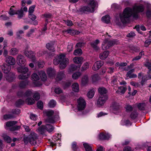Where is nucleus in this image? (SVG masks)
<instances>
[{
  "instance_id": "680f3d73",
  "label": "nucleus",
  "mask_w": 151,
  "mask_h": 151,
  "mask_svg": "<svg viewBox=\"0 0 151 151\" xmlns=\"http://www.w3.org/2000/svg\"><path fill=\"white\" fill-rule=\"evenodd\" d=\"M33 97L35 100H38L40 98V95L37 92H35L34 94Z\"/></svg>"
},
{
  "instance_id": "6e6d98bb",
  "label": "nucleus",
  "mask_w": 151,
  "mask_h": 151,
  "mask_svg": "<svg viewBox=\"0 0 151 151\" xmlns=\"http://www.w3.org/2000/svg\"><path fill=\"white\" fill-rule=\"evenodd\" d=\"M35 7V5H32L29 7V9L28 12L29 14H32L34 12Z\"/></svg>"
},
{
  "instance_id": "49530a36",
  "label": "nucleus",
  "mask_w": 151,
  "mask_h": 151,
  "mask_svg": "<svg viewBox=\"0 0 151 151\" xmlns=\"http://www.w3.org/2000/svg\"><path fill=\"white\" fill-rule=\"evenodd\" d=\"M81 75V73L80 72H77L73 73L72 75V78L74 79H76L79 78Z\"/></svg>"
},
{
  "instance_id": "c9c22d12",
  "label": "nucleus",
  "mask_w": 151,
  "mask_h": 151,
  "mask_svg": "<svg viewBox=\"0 0 151 151\" xmlns=\"http://www.w3.org/2000/svg\"><path fill=\"white\" fill-rule=\"evenodd\" d=\"M45 126L46 131L49 132H51L54 129L53 127L50 124H46Z\"/></svg>"
},
{
  "instance_id": "aec40b11",
  "label": "nucleus",
  "mask_w": 151,
  "mask_h": 151,
  "mask_svg": "<svg viewBox=\"0 0 151 151\" xmlns=\"http://www.w3.org/2000/svg\"><path fill=\"white\" fill-rule=\"evenodd\" d=\"M83 58L82 57H76L73 59V61L74 63L76 64H80L81 65L83 62Z\"/></svg>"
},
{
  "instance_id": "864d4df0",
  "label": "nucleus",
  "mask_w": 151,
  "mask_h": 151,
  "mask_svg": "<svg viewBox=\"0 0 151 151\" xmlns=\"http://www.w3.org/2000/svg\"><path fill=\"white\" fill-rule=\"evenodd\" d=\"M112 108L114 111H118L119 109V106L118 104L115 103L113 105Z\"/></svg>"
},
{
  "instance_id": "6e6552de",
  "label": "nucleus",
  "mask_w": 151,
  "mask_h": 151,
  "mask_svg": "<svg viewBox=\"0 0 151 151\" xmlns=\"http://www.w3.org/2000/svg\"><path fill=\"white\" fill-rule=\"evenodd\" d=\"M115 44L114 41H108L107 39H105L102 44V48L103 50L107 49Z\"/></svg>"
},
{
  "instance_id": "0eeeda50",
  "label": "nucleus",
  "mask_w": 151,
  "mask_h": 151,
  "mask_svg": "<svg viewBox=\"0 0 151 151\" xmlns=\"http://www.w3.org/2000/svg\"><path fill=\"white\" fill-rule=\"evenodd\" d=\"M17 123V121H8L6 123V126L7 127H12L10 129V130L11 131H14L19 129L20 128V126H15L13 127L15 124H16Z\"/></svg>"
},
{
  "instance_id": "f03ea898",
  "label": "nucleus",
  "mask_w": 151,
  "mask_h": 151,
  "mask_svg": "<svg viewBox=\"0 0 151 151\" xmlns=\"http://www.w3.org/2000/svg\"><path fill=\"white\" fill-rule=\"evenodd\" d=\"M60 63V68L61 69L65 68L68 63V59L65 58V55L64 54H60L59 56H57L54 59L53 63L55 65H57Z\"/></svg>"
},
{
  "instance_id": "de8ad7c7",
  "label": "nucleus",
  "mask_w": 151,
  "mask_h": 151,
  "mask_svg": "<svg viewBox=\"0 0 151 151\" xmlns=\"http://www.w3.org/2000/svg\"><path fill=\"white\" fill-rule=\"evenodd\" d=\"M82 53V51L80 49H77L75 50L73 53L74 55H81Z\"/></svg>"
},
{
  "instance_id": "69168bd1",
  "label": "nucleus",
  "mask_w": 151,
  "mask_h": 151,
  "mask_svg": "<svg viewBox=\"0 0 151 151\" xmlns=\"http://www.w3.org/2000/svg\"><path fill=\"white\" fill-rule=\"evenodd\" d=\"M131 85L135 87H137L140 86V84L138 82H136L134 81H131L130 82Z\"/></svg>"
},
{
  "instance_id": "b1692460",
  "label": "nucleus",
  "mask_w": 151,
  "mask_h": 151,
  "mask_svg": "<svg viewBox=\"0 0 151 151\" xmlns=\"http://www.w3.org/2000/svg\"><path fill=\"white\" fill-rule=\"evenodd\" d=\"M81 67V65H76L74 64L71 65L69 67L68 72L69 73H72L73 71L78 69Z\"/></svg>"
},
{
  "instance_id": "c756f323",
  "label": "nucleus",
  "mask_w": 151,
  "mask_h": 151,
  "mask_svg": "<svg viewBox=\"0 0 151 151\" xmlns=\"http://www.w3.org/2000/svg\"><path fill=\"white\" fill-rule=\"evenodd\" d=\"M19 50L18 49L16 48H13L9 50V52L10 54L12 55H15L17 54Z\"/></svg>"
},
{
  "instance_id": "393cba45",
  "label": "nucleus",
  "mask_w": 151,
  "mask_h": 151,
  "mask_svg": "<svg viewBox=\"0 0 151 151\" xmlns=\"http://www.w3.org/2000/svg\"><path fill=\"white\" fill-rule=\"evenodd\" d=\"M147 103H140L138 104L137 106L140 110H145L147 109Z\"/></svg>"
},
{
  "instance_id": "7ed1b4c3",
  "label": "nucleus",
  "mask_w": 151,
  "mask_h": 151,
  "mask_svg": "<svg viewBox=\"0 0 151 151\" xmlns=\"http://www.w3.org/2000/svg\"><path fill=\"white\" fill-rule=\"evenodd\" d=\"M11 68V66L7 64H4L2 67L3 72L7 74L5 76L6 78L9 82H12L13 80L14 76L13 73L10 72Z\"/></svg>"
},
{
  "instance_id": "5fc2aeb1",
  "label": "nucleus",
  "mask_w": 151,
  "mask_h": 151,
  "mask_svg": "<svg viewBox=\"0 0 151 151\" xmlns=\"http://www.w3.org/2000/svg\"><path fill=\"white\" fill-rule=\"evenodd\" d=\"M127 89L126 87H121L119 88V91L121 94H124V93Z\"/></svg>"
},
{
  "instance_id": "f8f14e48",
  "label": "nucleus",
  "mask_w": 151,
  "mask_h": 151,
  "mask_svg": "<svg viewBox=\"0 0 151 151\" xmlns=\"http://www.w3.org/2000/svg\"><path fill=\"white\" fill-rule=\"evenodd\" d=\"M6 62L9 65H15L16 63L15 59L12 56H8L7 58H5Z\"/></svg>"
},
{
  "instance_id": "9d476101",
  "label": "nucleus",
  "mask_w": 151,
  "mask_h": 151,
  "mask_svg": "<svg viewBox=\"0 0 151 151\" xmlns=\"http://www.w3.org/2000/svg\"><path fill=\"white\" fill-rule=\"evenodd\" d=\"M108 99L107 96L99 95L97 101V105L99 106L104 105Z\"/></svg>"
},
{
  "instance_id": "2f4dec72",
  "label": "nucleus",
  "mask_w": 151,
  "mask_h": 151,
  "mask_svg": "<svg viewBox=\"0 0 151 151\" xmlns=\"http://www.w3.org/2000/svg\"><path fill=\"white\" fill-rule=\"evenodd\" d=\"M54 42H51L50 43H47L46 44L47 48L49 50H52V51H54Z\"/></svg>"
},
{
  "instance_id": "a211bd4d",
  "label": "nucleus",
  "mask_w": 151,
  "mask_h": 151,
  "mask_svg": "<svg viewBox=\"0 0 151 151\" xmlns=\"http://www.w3.org/2000/svg\"><path fill=\"white\" fill-rule=\"evenodd\" d=\"M99 42V40L96 39L95 41L92 42L91 44V45L95 50L96 51H98L99 50V48L98 46V45Z\"/></svg>"
},
{
  "instance_id": "9b49d317",
  "label": "nucleus",
  "mask_w": 151,
  "mask_h": 151,
  "mask_svg": "<svg viewBox=\"0 0 151 151\" xmlns=\"http://www.w3.org/2000/svg\"><path fill=\"white\" fill-rule=\"evenodd\" d=\"M17 62L19 65H25L26 60L23 56L19 54L17 56Z\"/></svg>"
},
{
  "instance_id": "e2e57ef3",
  "label": "nucleus",
  "mask_w": 151,
  "mask_h": 151,
  "mask_svg": "<svg viewBox=\"0 0 151 151\" xmlns=\"http://www.w3.org/2000/svg\"><path fill=\"white\" fill-rule=\"evenodd\" d=\"M13 117L12 115L11 114H6L4 116V119L6 120L10 119Z\"/></svg>"
},
{
  "instance_id": "e433bc0d",
  "label": "nucleus",
  "mask_w": 151,
  "mask_h": 151,
  "mask_svg": "<svg viewBox=\"0 0 151 151\" xmlns=\"http://www.w3.org/2000/svg\"><path fill=\"white\" fill-rule=\"evenodd\" d=\"M73 90L75 92H78L79 91V85L77 83H73L72 86Z\"/></svg>"
},
{
  "instance_id": "4d7b16f0",
  "label": "nucleus",
  "mask_w": 151,
  "mask_h": 151,
  "mask_svg": "<svg viewBox=\"0 0 151 151\" xmlns=\"http://www.w3.org/2000/svg\"><path fill=\"white\" fill-rule=\"evenodd\" d=\"M99 79V75L95 74L93 75L92 76V79L93 82H95Z\"/></svg>"
},
{
  "instance_id": "f257e3e1",
  "label": "nucleus",
  "mask_w": 151,
  "mask_h": 151,
  "mask_svg": "<svg viewBox=\"0 0 151 151\" xmlns=\"http://www.w3.org/2000/svg\"><path fill=\"white\" fill-rule=\"evenodd\" d=\"M144 9L143 5L134 6L132 9L129 8H126L122 14H119L121 22L123 24L127 23L128 18L131 16H132L134 18H137L138 17V13L143 12Z\"/></svg>"
},
{
  "instance_id": "a878e982",
  "label": "nucleus",
  "mask_w": 151,
  "mask_h": 151,
  "mask_svg": "<svg viewBox=\"0 0 151 151\" xmlns=\"http://www.w3.org/2000/svg\"><path fill=\"white\" fill-rule=\"evenodd\" d=\"M41 79L43 81H46L47 78V77L45 72L43 70H41L38 72Z\"/></svg>"
},
{
  "instance_id": "c03bdc74",
  "label": "nucleus",
  "mask_w": 151,
  "mask_h": 151,
  "mask_svg": "<svg viewBox=\"0 0 151 151\" xmlns=\"http://www.w3.org/2000/svg\"><path fill=\"white\" fill-rule=\"evenodd\" d=\"M138 115V113L136 111H134L132 112L130 115L131 118L133 119L136 118Z\"/></svg>"
},
{
  "instance_id": "2eb2a0df",
  "label": "nucleus",
  "mask_w": 151,
  "mask_h": 151,
  "mask_svg": "<svg viewBox=\"0 0 151 151\" xmlns=\"http://www.w3.org/2000/svg\"><path fill=\"white\" fill-rule=\"evenodd\" d=\"M33 94L32 91L31 90H28L26 91L25 93L23 94V93L22 92H18V95L19 96H23L26 97H28L31 96Z\"/></svg>"
},
{
  "instance_id": "f3484780",
  "label": "nucleus",
  "mask_w": 151,
  "mask_h": 151,
  "mask_svg": "<svg viewBox=\"0 0 151 151\" xmlns=\"http://www.w3.org/2000/svg\"><path fill=\"white\" fill-rule=\"evenodd\" d=\"M47 71L48 75L50 78H53L55 77L56 72L54 69L52 68H48Z\"/></svg>"
},
{
  "instance_id": "bb28decb",
  "label": "nucleus",
  "mask_w": 151,
  "mask_h": 151,
  "mask_svg": "<svg viewBox=\"0 0 151 151\" xmlns=\"http://www.w3.org/2000/svg\"><path fill=\"white\" fill-rule=\"evenodd\" d=\"M37 131L39 134H41L44 135L45 134L46 130L45 127V125H42L41 127H39Z\"/></svg>"
},
{
  "instance_id": "58836bf2",
  "label": "nucleus",
  "mask_w": 151,
  "mask_h": 151,
  "mask_svg": "<svg viewBox=\"0 0 151 151\" xmlns=\"http://www.w3.org/2000/svg\"><path fill=\"white\" fill-rule=\"evenodd\" d=\"M149 79V78L148 77L147 75H145L144 76H143L141 82V84L142 86H143L145 84V82Z\"/></svg>"
},
{
  "instance_id": "4c0bfd02",
  "label": "nucleus",
  "mask_w": 151,
  "mask_h": 151,
  "mask_svg": "<svg viewBox=\"0 0 151 151\" xmlns=\"http://www.w3.org/2000/svg\"><path fill=\"white\" fill-rule=\"evenodd\" d=\"M125 111L129 113L133 111V107L132 106L130 105H126L125 107Z\"/></svg>"
},
{
  "instance_id": "6ab92c4d",
  "label": "nucleus",
  "mask_w": 151,
  "mask_h": 151,
  "mask_svg": "<svg viewBox=\"0 0 151 151\" xmlns=\"http://www.w3.org/2000/svg\"><path fill=\"white\" fill-rule=\"evenodd\" d=\"M111 135L108 133H101L99 135V138L101 139H108L110 138Z\"/></svg>"
},
{
  "instance_id": "20e7f679",
  "label": "nucleus",
  "mask_w": 151,
  "mask_h": 151,
  "mask_svg": "<svg viewBox=\"0 0 151 151\" xmlns=\"http://www.w3.org/2000/svg\"><path fill=\"white\" fill-rule=\"evenodd\" d=\"M17 70L18 72L21 74L19 76V78L20 79H25L29 77V75L27 72L28 69L26 67H20L17 68Z\"/></svg>"
},
{
  "instance_id": "f704fd0d",
  "label": "nucleus",
  "mask_w": 151,
  "mask_h": 151,
  "mask_svg": "<svg viewBox=\"0 0 151 151\" xmlns=\"http://www.w3.org/2000/svg\"><path fill=\"white\" fill-rule=\"evenodd\" d=\"M1 136L5 141H6L7 142L12 141V139L11 138L5 134H3Z\"/></svg>"
},
{
  "instance_id": "c85d7f7f",
  "label": "nucleus",
  "mask_w": 151,
  "mask_h": 151,
  "mask_svg": "<svg viewBox=\"0 0 151 151\" xmlns=\"http://www.w3.org/2000/svg\"><path fill=\"white\" fill-rule=\"evenodd\" d=\"M16 14L18 15V17L19 19L22 18L24 15L23 11L22 10V8H21L20 10L17 11Z\"/></svg>"
},
{
  "instance_id": "603ef678",
  "label": "nucleus",
  "mask_w": 151,
  "mask_h": 151,
  "mask_svg": "<svg viewBox=\"0 0 151 151\" xmlns=\"http://www.w3.org/2000/svg\"><path fill=\"white\" fill-rule=\"evenodd\" d=\"M56 104V102L54 100H51L49 103V106L51 108H53L55 107Z\"/></svg>"
},
{
  "instance_id": "bf43d9fd",
  "label": "nucleus",
  "mask_w": 151,
  "mask_h": 151,
  "mask_svg": "<svg viewBox=\"0 0 151 151\" xmlns=\"http://www.w3.org/2000/svg\"><path fill=\"white\" fill-rule=\"evenodd\" d=\"M37 105L39 109H42L43 108V103L42 101H38L37 103Z\"/></svg>"
},
{
  "instance_id": "a19ab883",
  "label": "nucleus",
  "mask_w": 151,
  "mask_h": 151,
  "mask_svg": "<svg viewBox=\"0 0 151 151\" xmlns=\"http://www.w3.org/2000/svg\"><path fill=\"white\" fill-rule=\"evenodd\" d=\"M102 21L106 23H109L110 21V17L108 15H106L102 18Z\"/></svg>"
},
{
  "instance_id": "4be33fe9",
  "label": "nucleus",
  "mask_w": 151,
  "mask_h": 151,
  "mask_svg": "<svg viewBox=\"0 0 151 151\" xmlns=\"http://www.w3.org/2000/svg\"><path fill=\"white\" fill-rule=\"evenodd\" d=\"M88 76L87 75H84L82 77L81 80V83L82 85L85 86L86 85L88 82Z\"/></svg>"
},
{
  "instance_id": "37998d69",
  "label": "nucleus",
  "mask_w": 151,
  "mask_h": 151,
  "mask_svg": "<svg viewBox=\"0 0 151 151\" xmlns=\"http://www.w3.org/2000/svg\"><path fill=\"white\" fill-rule=\"evenodd\" d=\"M89 64L87 62L85 63L83 65L81 70L82 71H84L89 68Z\"/></svg>"
},
{
  "instance_id": "79ce46f5",
  "label": "nucleus",
  "mask_w": 151,
  "mask_h": 151,
  "mask_svg": "<svg viewBox=\"0 0 151 151\" xmlns=\"http://www.w3.org/2000/svg\"><path fill=\"white\" fill-rule=\"evenodd\" d=\"M25 102L28 105H31L34 103L35 101L33 98H28L26 99Z\"/></svg>"
},
{
  "instance_id": "ea45409f",
  "label": "nucleus",
  "mask_w": 151,
  "mask_h": 151,
  "mask_svg": "<svg viewBox=\"0 0 151 151\" xmlns=\"http://www.w3.org/2000/svg\"><path fill=\"white\" fill-rule=\"evenodd\" d=\"M83 145L86 151H93L91 146L87 143L83 144Z\"/></svg>"
},
{
  "instance_id": "72a5a7b5",
  "label": "nucleus",
  "mask_w": 151,
  "mask_h": 151,
  "mask_svg": "<svg viewBox=\"0 0 151 151\" xmlns=\"http://www.w3.org/2000/svg\"><path fill=\"white\" fill-rule=\"evenodd\" d=\"M61 134L59 133L55 134V135L53 136L52 137V140L56 142V141H61Z\"/></svg>"
},
{
  "instance_id": "8fccbe9b",
  "label": "nucleus",
  "mask_w": 151,
  "mask_h": 151,
  "mask_svg": "<svg viewBox=\"0 0 151 151\" xmlns=\"http://www.w3.org/2000/svg\"><path fill=\"white\" fill-rule=\"evenodd\" d=\"M32 80L36 81L40 79V77L36 73H34L32 75Z\"/></svg>"
},
{
  "instance_id": "1a4fd4ad",
  "label": "nucleus",
  "mask_w": 151,
  "mask_h": 151,
  "mask_svg": "<svg viewBox=\"0 0 151 151\" xmlns=\"http://www.w3.org/2000/svg\"><path fill=\"white\" fill-rule=\"evenodd\" d=\"M78 108L79 111L83 110L85 108L86 103L84 99L82 98H80L78 100Z\"/></svg>"
},
{
  "instance_id": "0e129e2a",
  "label": "nucleus",
  "mask_w": 151,
  "mask_h": 151,
  "mask_svg": "<svg viewBox=\"0 0 151 151\" xmlns=\"http://www.w3.org/2000/svg\"><path fill=\"white\" fill-rule=\"evenodd\" d=\"M55 92L56 94H59L62 93L63 91L60 88L57 87L55 89Z\"/></svg>"
},
{
  "instance_id": "13d9d810",
  "label": "nucleus",
  "mask_w": 151,
  "mask_h": 151,
  "mask_svg": "<svg viewBox=\"0 0 151 151\" xmlns=\"http://www.w3.org/2000/svg\"><path fill=\"white\" fill-rule=\"evenodd\" d=\"M37 63L38 67L41 68H42L45 64L41 60L39 61Z\"/></svg>"
},
{
  "instance_id": "4468645a",
  "label": "nucleus",
  "mask_w": 151,
  "mask_h": 151,
  "mask_svg": "<svg viewBox=\"0 0 151 151\" xmlns=\"http://www.w3.org/2000/svg\"><path fill=\"white\" fill-rule=\"evenodd\" d=\"M103 64V62L102 61H97L94 64L92 67V69L94 70H97L101 67Z\"/></svg>"
},
{
  "instance_id": "dca6fc26",
  "label": "nucleus",
  "mask_w": 151,
  "mask_h": 151,
  "mask_svg": "<svg viewBox=\"0 0 151 151\" xmlns=\"http://www.w3.org/2000/svg\"><path fill=\"white\" fill-rule=\"evenodd\" d=\"M37 138V134L34 132H32L27 138L28 142L34 141Z\"/></svg>"
},
{
  "instance_id": "5701e85b",
  "label": "nucleus",
  "mask_w": 151,
  "mask_h": 151,
  "mask_svg": "<svg viewBox=\"0 0 151 151\" xmlns=\"http://www.w3.org/2000/svg\"><path fill=\"white\" fill-rule=\"evenodd\" d=\"M98 91L99 95L107 96L106 94L107 93V91L104 87H100L98 89Z\"/></svg>"
},
{
  "instance_id": "774afa93",
  "label": "nucleus",
  "mask_w": 151,
  "mask_h": 151,
  "mask_svg": "<svg viewBox=\"0 0 151 151\" xmlns=\"http://www.w3.org/2000/svg\"><path fill=\"white\" fill-rule=\"evenodd\" d=\"M145 66L149 70V72L151 71V63H147L145 64Z\"/></svg>"
},
{
  "instance_id": "473e14b6",
  "label": "nucleus",
  "mask_w": 151,
  "mask_h": 151,
  "mask_svg": "<svg viewBox=\"0 0 151 151\" xmlns=\"http://www.w3.org/2000/svg\"><path fill=\"white\" fill-rule=\"evenodd\" d=\"M65 74L63 71L60 72L58 73L56 78L57 81H60L64 77Z\"/></svg>"
},
{
  "instance_id": "3c124183",
  "label": "nucleus",
  "mask_w": 151,
  "mask_h": 151,
  "mask_svg": "<svg viewBox=\"0 0 151 151\" xmlns=\"http://www.w3.org/2000/svg\"><path fill=\"white\" fill-rule=\"evenodd\" d=\"M26 3L28 5H30L32 3V1L31 0H27V1L25 0H23L21 1L22 6H24Z\"/></svg>"
},
{
  "instance_id": "423d86ee",
  "label": "nucleus",
  "mask_w": 151,
  "mask_h": 151,
  "mask_svg": "<svg viewBox=\"0 0 151 151\" xmlns=\"http://www.w3.org/2000/svg\"><path fill=\"white\" fill-rule=\"evenodd\" d=\"M54 113V111L52 110L46 111L43 112L44 115L47 117V118L46 119V122L51 123L55 122V116H53Z\"/></svg>"
},
{
  "instance_id": "412c9836",
  "label": "nucleus",
  "mask_w": 151,
  "mask_h": 151,
  "mask_svg": "<svg viewBox=\"0 0 151 151\" xmlns=\"http://www.w3.org/2000/svg\"><path fill=\"white\" fill-rule=\"evenodd\" d=\"M134 69H132L129 70L127 73L126 76L127 77H129V78H135L137 77V75L136 74L133 73L134 72Z\"/></svg>"
},
{
  "instance_id": "39448f33",
  "label": "nucleus",
  "mask_w": 151,
  "mask_h": 151,
  "mask_svg": "<svg viewBox=\"0 0 151 151\" xmlns=\"http://www.w3.org/2000/svg\"><path fill=\"white\" fill-rule=\"evenodd\" d=\"M96 3L94 0H89L88 6H84L81 8V11L83 12H93L95 7Z\"/></svg>"
},
{
  "instance_id": "a18cd8bd",
  "label": "nucleus",
  "mask_w": 151,
  "mask_h": 151,
  "mask_svg": "<svg viewBox=\"0 0 151 151\" xmlns=\"http://www.w3.org/2000/svg\"><path fill=\"white\" fill-rule=\"evenodd\" d=\"M64 32H66L67 33L70 34L72 35H75L77 33L76 30L72 29L67 30H66L64 31Z\"/></svg>"
},
{
  "instance_id": "cd10ccee",
  "label": "nucleus",
  "mask_w": 151,
  "mask_h": 151,
  "mask_svg": "<svg viewBox=\"0 0 151 151\" xmlns=\"http://www.w3.org/2000/svg\"><path fill=\"white\" fill-rule=\"evenodd\" d=\"M109 54V52L108 51H105L103 52L100 54L99 58L101 59L104 60L108 56Z\"/></svg>"
},
{
  "instance_id": "ddd939ff",
  "label": "nucleus",
  "mask_w": 151,
  "mask_h": 151,
  "mask_svg": "<svg viewBox=\"0 0 151 151\" xmlns=\"http://www.w3.org/2000/svg\"><path fill=\"white\" fill-rule=\"evenodd\" d=\"M25 55L29 58L33 59H34L35 56V54L31 50H26L24 52Z\"/></svg>"
},
{
  "instance_id": "338daca9",
  "label": "nucleus",
  "mask_w": 151,
  "mask_h": 151,
  "mask_svg": "<svg viewBox=\"0 0 151 151\" xmlns=\"http://www.w3.org/2000/svg\"><path fill=\"white\" fill-rule=\"evenodd\" d=\"M147 17L151 19V9L148 10L146 12Z\"/></svg>"
},
{
  "instance_id": "7c9ffc66",
  "label": "nucleus",
  "mask_w": 151,
  "mask_h": 151,
  "mask_svg": "<svg viewBox=\"0 0 151 151\" xmlns=\"http://www.w3.org/2000/svg\"><path fill=\"white\" fill-rule=\"evenodd\" d=\"M29 82V81L27 80L22 81L20 82L19 86L21 88H24L28 85Z\"/></svg>"
},
{
  "instance_id": "052dcab7",
  "label": "nucleus",
  "mask_w": 151,
  "mask_h": 151,
  "mask_svg": "<svg viewBox=\"0 0 151 151\" xmlns=\"http://www.w3.org/2000/svg\"><path fill=\"white\" fill-rule=\"evenodd\" d=\"M14 6H12L10 9L9 14L11 15H13L16 14V12H17V11L14 10L12 8V7H14Z\"/></svg>"
},
{
  "instance_id": "09e8293b",
  "label": "nucleus",
  "mask_w": 151,
  "mask_h": 151,
  "mask_svg": "<svg viewBox=\"0 0 151 151\" xmlns=\"http://www.w3.org/2000/svg\"><path fill=\"white\" fill-rule=\"evenodd\" d=\"M94 94V91L93 89L90 90L87 93V96L89 98H92Z\"/></svg>"
}]
</instances>
